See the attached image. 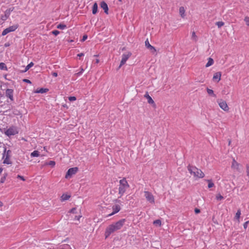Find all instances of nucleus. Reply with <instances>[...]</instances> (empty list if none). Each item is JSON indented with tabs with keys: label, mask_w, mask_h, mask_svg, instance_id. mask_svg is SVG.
Returning <instances> with one entry per match:
<instances>
[{
	"label": "nucleus",
	"mask_w": 249,
	"mask_h": 249,
	"mask_svg": "<svg viewBox=\"0 0 249 249\" xmlns=\"http://www.w3.org/2000/svg\"><path fill=\"white\" fill-rule=\"evenodd\" d=\"M241 215V211L240 210H238L235 216V218L237 220L238 222H239V219Z\"/></svg>",
	"instance_id": "393cba45"
},
{
	"label": "nucleus",
	"mask_w": 249,
	"mask_h": 249,
	"mask_svg": "<svg viewBox=\"0 0 249 249\" xmlns=\"http://www.w3.org/2000/svg\"><path fill=\"white\" fill-rule=\"evenodd\" d=\"M195 212L196 214H197V213H199L200 212V211L199 209H197V208H196L195 209Z\"/></svg>",
	"instance_id": "c03bdc74"
},
{
	"label": "nucleus",
	"mask_w": 249,
	"mask_h": 249,
	"mask_svg": "<svg viewBox=\"0 0 249 249\" xmlns=\"http://www.w3.org/2000/svg\"><path fill=\"white\" fill-rule=\"evenodd\" d=\"M125 222V219H122L116 223H113L110 225H109L105 231V236L106 238H107L114 231L120 230L123 226H124V223Z\"/></svg>",
	"instance_id": "f257e3e1"
},
{
	"label": "nucleus",
	"mask_w": 249,
	"mask_h": 249,
	"mask_svg": "<svg viewBox=\"0 0 249 249\" xmlns=\"http://www.w3.org/2000/svg\"><path fill=\"white\" fill-rule=\"evenodd\" d=\"M132 53L130 52H128L125 53H124L122 56V60L120 62V64L119 66V69L121 68V67L124 65L129 58L131 56Z\"/></svg>",
	"instance_id": "39448f33"
},
{
	"label": "nucleus",
	"mask_w": 249,
	"mask_h": 249,
	"mask_svg": "<svg viewBox=\"0 0 249 249\" xmlns=\"http://www.w3.org/2000/svg\"><path fill=\"white\" fill-rule=\"evenodd\" d=\"M119 1H121V0H119Z\"/></svg>",
	"instance_id": "6e6d98bb"
},
{
	"label": "nucleus",
	"mask_w": 249,
	"mask_h": 249,
	"mask_svg": "<svg viewBox=\"0 0 249 249\" xmlns=\"http://www.w3.org/2000/svg\"><path fill=\"white\" fill-rule=\"evenodd\" d=\"M81 217H82V216H81V215L76 216L75 217V219H76V220H77L79 221V220H80V218H81Z\"/></svg>",
	"instance_id": "a18cd8bd"
},
{
	"label": "nucleus",
	"mask_w": 249,
	"mask_h": 249,
	"mask_svg": "<svg viewBox=\"0 0 249 249\" xmlns=\"http://www.w3.org/2000/svg\"><path fill=\"white\" fill-rule=\"evenodd\" d=\"M145 46L146 47V48L150 50V51L152 53H154L156 52V49H155V48L150 44L148 39H147L145 40Z\"/></svg>",
	"instance_id": "f8f14e48"
},
{
	"label": "nucleus",
	"mask_w": 249,
	"mask_h": 249,
	"mask_svg": "<svg viewBox=\"0 0 249 249\" xmlns=\"http://www.w3.org/2000/svg\"><path fill=\"white\" fill-rule=\"evenodd\" d=\"M31 157H38L39 156V152L37 150H35L31 153Z\"/></svg>",
	"instance_id": "4be33fe9"
},
{
	"label": "nucleus",
	"mask_w": 249,
	"mask_h": 249,
	"mask_svg": "<svg viewBox=\"0 0 249 249\" xmlns=\"http://www.w3.org/2000/svg\"><path fill=\"white\" fill-rule=\"evenodd\" d=\"M192 38L195 40V41H196L197 40V37L196 35V33L195 32H193L192 34Z\"/></svg>",
	"instance_id": "2f4dec72"
},
{
	"label": "nucleus",
	"mask_w": 249,
	"mask_h": 249,
	"mask_svg": "<svg viewBox=\"0 0 249 249\" xmlns=\"http://www.w3.org/2000/svg\"><path fill=\"white\" fill-rule=\"evenodd\" d=\"M18 27V24H15L14 25L11 26L5 29H4L2 32V36H4L7 35L8 33L12 32L15 31L16 29Z\"/></svg>",
	"instance_id": "6e6552de"
},
{
	"label": "nucleus",
	"mask_w": 249,
	"mask_h": 249,
	"mask_svg": "<svg viewBox=\"0 0 249 249\" xmlns=\"http://www.w3.org/2000/svg\"><path fill=\"white\" fill-rule=\"evenodd\" d=\"M78 168L77 167H73V168H70L66 174V176H65V178H71V177L75 174L78 171Z\"/></svg>",
	"instance_id": "9d476101"
},
{
	"label": "nucleus",
	"mask_w": 249,
	"mask_h": 249,
	"mask_svg": "<svg viewBox=\"0 0 249 249\" xmlns=\"http://www.w3.org/2000/svg\"><path fill=\"white\" fill-rule=\"evenodd\" d=\"M87 37H88V36H87V35H85V36H83V38H82V40L83 41H85V40H86V39H87Z\"/></svg>",
	"instance_id": "49530a36"
},
{
	"label": "nucleus",
	"mask_w": 249,
	"mask_h": 249,
	"mask_svg": "<svg viewBox=\"0 0 249 249\" xmlns=\"http://www.w3.org/2000/svg\"><path fill=\"white\" fill-rule=\"evenodd\" d=\"M0 69L2 70H7V67L5 63L2 62L0 63Z\"/></svg>",
	"instance_id": "cd10ccee"
},
{
	"label": "nucleus",
	"mask_w": 249,
	"mask_h": 249,
	"mask_svg": "<svg viewBox=\"0 0 249 249\" xmlns=\"http://www.w3.org/2000/svg\"><path fill=\"white\" fill-rule=\"evenodd\" d=\"M76 209L75 208H73L71 210H70L69 213H76Z\"/></svg>",
	"instance_id": "4c0bfd02"
},
{
	"label": "nucleus",
	"mask_w": 249,
	"mask_h": 249,
	"mask_svg": "<svg viewBox=\"0 0 249 249\" xmlns=\"http://www.w3.org/2000/svg\"><path fill=\"white\" fill-rule=\"evenodd\" d=\"M99 62V59H96L95 60V63L96 64H98Z\"/></svg>",
	"instance_id": "3c124183"
},
{
	"label": "nucleus",
	"mask_w": 249,
	"mask_h": 249,
	"mask_svg": "<svg viewBox=\"0 0 249 249\" xmlns=\"http://www.w3.org/2000/svg\"><path fill=\"white\" fill-rule=\"evenodd\" d=\"M3 171V169L2 168H0V174L2 173Z\"/></svg>",
	"instance_id": "864d4df0"
},
{
	"label": "nucleus",
	"mask_w": 249,
	"mask_h": 249,
	"mask_svg": "<svg viewBox=\"0 0 249 249\" xmlns=\"http://www.w3.org/2000/svg\"><path fill=\"white\" fill-rule=\"evenodd\" d=\"M239 164L233 159L231 163V168L238 170L239 169Z\"/></svg>",
	"instance_id": "f3484780"
},
{
	"label": "nucleus",
	"mask_w": 249,
	"mask_h": 249,
	"mask_svg": "<svg viewBox=\"0 0 249 249\" xmlns=\"http://www.w3.org/2000/svg\"><path fill=\"white\" fill-rule=\"evenodd\" d=\"M84 55V54L83 53H80L77 54V56L81 57Z\"/></svg>",
	"instance_id": "09e8293b"
},
{
	"label": "nucleus",
	"mask_w": 249,
	"mask_h": 249,
	"mask_svg": "<svg viewBox=\"0 0 249 249\" xmlns=\"http://www.w3.org/2000/svg\"><path fill=\"white\" fill-rule=\"evenodd\" d=\"M7 177V174H6L2 178H0V182L1 183H3L4 182L5 179H6V178Z\"/></svg>",
	"instance_id": "f704fd0d"
},
{
	"label": "nucleus",
	"mask_w": 249,
	"mask_h": 249,
	"mask_svg": "<svg viewBox=\"0 0 249 249\" xmlns=\"http://www.w3.org/2000/svg\"><path fill=\"white\" fill-rule=\"evenodd\" d=\"M216 198L218 200H221L223 199V197L220 194H217L216 196Z\"/></svg>",
	"instance_id": "c9c22d12"
},
{
	"label": "nucleus",
	"mask_w": 249,
	"mask_h": 249,
	"mask_svg": "<svg viewBox=\"0 0 249 249\" xmlns=\"http://www.w3.org/2000/svg\"><path fill=\"white\" fill-rule=\"evenodd\" d=\"M216 25L218 28H221L224 25V23L223 21H218L216 23Z\"/></svg>",
	"instance_id": "473e14b6"
},
{
	"label": "nucleus",
	"mask_w": 249,
	"mask_h": 249,
	"mask_svg": "<svg viewBox=\"0 0 249 249\" xmlns=\"http://www.w3.org/2000/svg\"><path fill=\"white\" fill-rule=\"evenodd\" d=\"M94 56H98V55H94Z\"/></svg>",
	"instance_id": "5fc2aeb1"
},
{
	"label": "nucleus",
	"mask_w": 249,
	"mask_h": 249,
	"mask_svg": "<svg viewBox=\"0 0 249 249\" xmlns=\"http://www.w3.org/2000/svg\"><path fill=\"white\" fill-rule=\"evenodd\" d=\"M244 21L246 22V25L248 26H249V17H246L244 18Z\"/></svg>",
	"instance_id": "72a5a7b5"
},
{
	"label": "nucleus",
	"mask_w": 249,
	"mask_h": 249,
	"mask_svg": "<svg viewBox=\"0 0 249 249\" xmlns=\"http://www.w3.org/2000/svg\"><path fill=\"white\" fill-rule=\"evenodd\" d=\"M248 223H249V220L248 221H246V222L244 223V224H243V227H244V228L245 229H246L247 228V227H248Z\"/></svg>",
	"instance_id": "a19ab883"
},
{
	"label": "nucleus",
	"mask_w": 249,
	"mask_h": 249,
	"mask_svg": "<svg viewBox=\"0 0 249 249\" xmlns=\"http://www.w3.org/2000/svg\"><path fill=\"white\" fill-rule=\"evenodd\" d=\"M49 89H44V88H41L39 89H36V91H35V93H43L48 92Z\"/></svg>",
	"instance_id": "412c9836"
},
{
	"label": "nucleus",
	"mask_w": 249,
	"mask_h": 249,
	"mask_svg": "<svg viewBox=\"0 0 249 249\" xmlns=\"http://www.w3.org/2000/svg\"><path fill=\"white\" fill-rule=\"evenodd\" d=\"M69 100L70 101H74L76 100V98L75 96H70L69 97Z\"/></svg>",
	"instance_id": "ea45409f"
},
{
	"label": "nucleus",
	"mask_w": 249,
	"mask_h": 249,
	"mask_svg": "<svg viewBox=\"0 0 249 249\" xmlns=\"http://www.w3.org/2000/svg\"><path fill=\"white\" fill-rule=\"evenodd\" d=\"M66 28V25L64 24H59L57 26V28L63 30Z\"/></svg>",
	"instance_id": "c85d7f7f"
},
{
	"label": "nucleus",
	"mask_w": 249,
	"mask_h": 249,
	"mask_svg": "<svg viewBox=\"0 0 249 249\" xmlns=\"http://www.w3.org/2000/svg\"><path fill=\"white\" fill-rule=\"evenodd\" d=\"M112 210H113L112 213L108 214L107 216V217L113 215L115 214V213H118L121 210L120 206L119 205H115L112 206Z\"/></svg>",
	"instance_id": "9b49d317"
},
{
	"label": "nucleus",
	"mask_w": 249,
	"mask_h": 249,
	"mask_svg": "<svg viewBox=\"0 0 249 249\" xmlns=\"http://www.w3.org/2000/svg\"><path fill=\"white\" fill-rule=\"evenodd\" d=\"M217 103L219 107L224 111L228 112L229 110V107L227 102L223 100H219L217 101Z\"/></svg>",
	"instance_id": "1a4fd4ad"
},
{
	"label": "nucleus",
	"mask_w": 249,
	"mask_h": 249,
	"mask_svg": "<svg viewBox=\"0 0 249 249\" xmlns=\"http://www.w3.org/2000/svg\"><path fill=\"white\" fill-rule=\"evenodd\" d=\"M207 92L208 94L209 95L213 96L214 97H216V95L214 93V92H213V90L207 88Z\"/></svg>",
	"instance_id": "b1692460"
},
{
	"label": "nucleus",
	"mask_w": 249,
	"mask_h": 249,
	"mask_svg": "<svg viewBox=\"0 0 249 249\" xmlns=\"http://www.w3.org/2000/svg\"><path fill=\"white\" fill-rule=\"evenodd\" d=\"M17 178H19V179H20L21 180H22L23 181H25V180L23 176H20V175H18L17 176Z\"/></svg>",
	"instance_id": "79ce46f5"
},
{
	"label": "nucleus",
	"mask_w": 249,
	"mask_h": 249,
	"mask_svg": "<svg viewBox=\"0 0 249 249\" xmlns=\"http://www.w3.org/2000/svg\"><path fill=\"white\" fill-rule=\"evenodd\" d=\"M101 7L104 10L106 14H108V6L107 4L105 1H102L101 2Z\"/></svg>",
	"instance_id": "dca6fc26"
},
{
	"label": "nucleus",
	"mask_w": 249,
	"mask_h": 249,
	"mask_svg": "<svg viewBox=\"0 0 249 249\" xmlns=\"http://www.w3.org/2000/svg\"><path fill=\"white\" fill-rule=\"evenodd\" d=\"M45 165H50V166H51L52 167H54L55 165V161H54L53 160H51V161H49L48 162L46 163Z\"/></svg>",
	"instance_id": "bb28decb"
},
{
	"label": "nucleus",
	"mask_w": 249,
	"mask_h": 249,
	"mask_svg": "<svg viewBox=\"0 0 249 249\" xmlns=\"http://www.w3.org/2000/svg\"><path fill=\"white\" fill-rule=\"evenodd\" d=\"M98 10V5L96 3H95L92 7V14H96Z\"/></svg>",
	"instance_id": "5701e85b"
},
{
	"label": "nucleus",
	"mask_w": 249,
	"mask_h": 249,
	"mask_svg": "<svg viewBox=\"0 0 249 249\" xmlns=\"http://www.w3.org/2000/svg\"><path fill=\"white\" fill-rule=\"evenodd\" d=\"M144 196L149 203L154 204L155 203V198L153 194L149 191H144Z\"/></svg>",
	"instance_id": "423d86ee"
},
{
	"label": "nucleus",
	"mask_w": 249,
	"mask_h": 249,
	"mask_svg": "<svg viewBox=\"0 0 249 249\" xmlns=\"http://www.w3.org/2000/svg\"><path fill=\"white\" fill-rule=\"evenodd\" d=\"M71 197V195L67 194H63L60 197V200L61 202L67 200Z\"/></svg>",
	"instance_id": "a211bd4d"
},
{
	"label": "nucleus",
	"mask_w": 249,
	"mask_h": 249,
	"mask_svg": "<svg viewBox=\"0 0 249 249\" xmlns=\"http://www.w3.org/2000/svg\"><path fill=\"white\" fill-rule=\"evenodd\" d=\"M13 92L14 90L12 89H7L5 92L6 96L8 97L11 101H13Z\"/></svg>",
	"instance_id": "4468645a"
},
{
	"label": "nucleus",
	"mask_w": 249,
	"mask_h": 249,
	"mask_svg": "<svg viewBox=\"0 0 249 249\" xmlns=\"http://www.w3.org/2000/svg\"><path fill=\"white\" fill-rule=\"evenodd\" d=\"M23 81L25 82V83H29V84H31V82L30 80H28V79H24L23 80Z\"/></svg>",
	"instance_id": "37998d69"
},
{
	"label": "nucleus",
	"mask_w": 249,
	"mask_h": 249,
	"mask_svg": "<svg viewBox=\"0 0 249 249\" xmlns=\"http://www.w3.org/2000/svg\"><path fill=\"white\" fill-rule=\"evenodd\" d=\"M179 13L180 16L182 18H184L185 17V10L184 7H183V6L180 7L179 9Z\"/></svg>",
	"instance_id": "6ab92c4d"
},
{
	"label": "nucleus",
	"mask_w": 249,
	"mask_h": 249,
	"mask_svg": "<svg viewBox=\"0 0 249 249\" xmlns=\"http://www.w3.org/2000/svg\"><path fill=\"white\" fill-rule=\"evenodd\" d=\"M187 169L191 175H192L196 179L202 178L205 177V174L203 171L192 165H188L187 166Z\"/></svg>",
	"instance_id": "f03ea898"
},
{
	"label": "nucleus",
	"mask_w": 249,
	"mask_h": 249,
	"mask_svg": "<svg viewBox=\"0 0 249 249\" xmlns=\"http://www.w3.org/2000/svg\"><path fill=\"white\" fill-rule=\"evenodd\" d=\"M18 130L16 126H12L7 129L5 132V134L8 136L15 135L18 133Z\"/></svg>",
	"instance_id": "0eeeda50"
},
{
	"label": "nucleus",
	"mask_w": 249,
	"mask_h": 249,
	"mask_svg": "<svg viewBox=\"0 0 249 249\" xmlns=\"http://www.w3.org/2000/svg\"><path fill=\"white\" fill-rule=\"evenodd\" d=\"M8 17L9 16L5 14L4 16H1V19L2 20H5L8 18Z\"/></svg>",
	"instance_id": "e433bc0d"
},
{
	"label": "nucleus",
	"mask_w": 249,
	"mask_h": 249,
	"mask_svg": "<svg viewBox=\"0 0 249 249\" xmlns=\"http://www.w3.org/2000/svg\"><path fill=\"white\" fill-rule=\"evenodd\" d=\"M153 224L155 225L160 226L161 225V222L160 220L157 219L153 222Z\"/></svg>",
	"instance_id": "c756f323"
},
{
	"label": "nucleus",
	"mask_w": 249,
	"mask_h": 249,
	"mask_svg": "<svg viewBox=\"0 0 249 249\" xmlns=\"http://www.w3.org/2000/svg\"><path fill=\"white\" fill-rule=\"evenodd\" d=\"M3 205V203L1 201H0V207H2Z\"/></svg>",
	"instance_id": "603ef678"
},
{
	"label": "nucleus",
	"mask_w": 249,
	"mask_h": 249,
	"mask_svg": "<svg viewBox=\"0 0 249 249\" xmlns=\"http://www.w3.org/2000/svg\"><path fill=\"white\" fill-rule=\"evenodd\" d=\"M83 71H84L83 69H81V70L80 72H79L77 73V74H81L82 73H83Z\"/></svg>",
	"instance_id": "8fccbe9b"
},
{
	"label": "nucleus",
	"mask_w": 249,
	"mask_h": 249,
	"mask_svg": "<svg viewBox=\"0 0 249 249\" xmlns=\"http://www.w3.org/2000/svg\"><path fill=\"white\" fill-rule=\"evenodd\" d=\"M118 187V194L119 196L118 198H121L125 193L127 189L129 188V185L125 178L119 180Z\"/></svg>",
	"instance_id": "7ed1b4c3"
},
{
	"label": "nucleus",
	"mask_w": 249,
	"mask_h": 249,
	"mask_svg": "<svg viewBox=\"0 0 249 249\" xmlns=\"http://www.w3.org/2000/svg\"><path fill=\"white\" fill-rule=\"evenodd\" d=\"M221 75L222 73L220 71L214 73L213 77V81L219 82L221 80Z\"/></svg>",
	"instance_id": "ddd939ff"
},
{
	"label": "nucleus",
	"mask_w": 249,
	"mask_h": 249,
	"mask_svg": "<svg viewBox=\"0 0 249 249\" xmlns=\"http://www.w3.org/2000/svg\"><path fill=\"white\" fill-rule=\"evenodd\" d=\"M213 63H214V61H213V59L211 57H209L208 59V62L206 64L205 67L206 68H208V67L213 65Z\"/></svg>",
	"instance_id": "aec40b11"
},
{
	"label": "nucleus",
	"mask_w": 249,
	"mask_h": 249,
	"mask_svg": "<svg viewBox=\"0 0 249 249\" xmlns=\"http://www.w3.org/2000/svg\"><path fill=\"white\" fill-rule=\"evenodd\" d=\"M52 75L54 76V77H57V72H53L52 73Z\"/></svg>",
	"instance_id": "de8ad7c7"
},
{
	"label": "nucleus",
	"mask_w": 249,
	"mask_h": 249,
	"mask_svg": "<svg viewBox=\"0 0 249 249\" xmlns=\"http://www.w3.org/2000/svg\"><path fill=\"white\" fill-rule=\"evenodd\" d=\"M208 187L210 188L214 186V183L211 181V180H208Z\"/></svg>",
	"instance_id": "7c9ffc66"
},
{
	"label": "nucleus",
	"mask_w": 249,
	"mask_h": 249,
	"mask_svg": "<svg viewBox=\"0 0 249 249\" xmlns=\"http://www.w3.org/2000/svg\"><path fill=\"white\" fill-rule=\"evenodd\" d=\"M34 64L33 62H30L25 68L24 71L26 72L28 71L32 67L34 66Z\"/></svg>",
	"instance_id": "a878e982"
},
{
	"label": "nucleus",
	"mask_w": 249,
	"mask_h": 249,
	"mask_svg": "<svg viewBox=\"0 0 249 249\" xmlns=\"http://www.w3.org/2000/svg\"><path fill=\"white\" fill-rule=\"evenodd\" d=\"M144 97L147 99V102L150 104H155V102L154 100L152 99L151 97L149 95L148 92H146V93L144 95Z\"/></svg>",
	"instance_id": "2eb2a0df"
},
{
	"label": "nucleus",
	"mask_w": 249,
	"mask_h": 249,
	"mask_svg": "<svg viewBox=\"0 0 249 249\" xmlns=\"http://www.w3.org/2000/svg\"><path fill=\"white\" fill-rule=\"evenodd\" d=\"M11 151L10 150H6V148L4 149L2 153L3 163L5 164H11L12 162L10 159Z\"/></svg>",
	"instance_id": "20e7f679"
},
{
	"label": "nucleus",
	"mask_w": 249,
	"mask_h": 249,
	"mask_svg": "<svg viewBox=\"0 0 249 249\" xmlns=\"http://www.w3.org/2000/svg\"><path fill=\"white\" fill-rule=\"evenodd\" d=\"M60 33L59 31L57 30H53L52 31V34L56 36Z\"/></svg>",
	"instance_id": "58836bf2"
}]
</instances>
